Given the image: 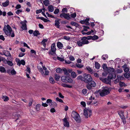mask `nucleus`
Returning a JSON list of instances; mask_svg holds the SVG:
<instances>
[{
  "mask_svg": "<svg viewBox=\"0 0 130 130\" xmlns=\"http://www.w3.org/2000/svg\"><path fill=\"white\" fill-rule=\"evenodd\" d=\"M3 31L6 35L8 36H11L12 37L14 36L13 32L12 31L11 28L8 25H7V26L5 25L3 29Z\"/></svg>",
  "mask_w": 130,
  "mask_h": 130,
  "instance_id": "f257e3e1",
  "label": "nucleus"
},
{
  "mask_svg": "<svg viewBox=\"0 0 130 130\" xmlns=\"http://www.w3.org/2000/svg\"><path fill=\"white\" fill-rule=\"evenodd\" d=\"M107 71L109 73V74L108 76V78L113 79L115 78L116 74L114 69L112 68H109L108 69Z\"/></svg>",
  "mask_w": 130,
  "mask_h": 130,
  "instance_id": "f03ea898",
  "label": "nucleus"
},
{
  "mask_svg": "<svg viewBox=\"0 0 130 130\" xmlns=\"http://www.w3.org/2000/svg\"><path fill=\"white\" fill-rule=\"evenodd\" d=\"M71 116L77 122L80 123L81 121V119L79 115L75 111H73L71 114Z\"/></svg>",
  "mask_w": 130,
  "mask_h": 130,
  "instance_id": "7ed1b4c3",
  "label": "nucleus"
},
{
  "mask_svg": "<svg viewBox=\"0 0 130 130\" xmlns=\"http://www.w3.org/2000/svg\"><path fill=\"white\" fill-rule=\"evenodd\" d=\"M61 80L63 82L67 83H71L73 82L72 80L70 77L65 76H62L61 77Z\"/></svg>",
  "mask_w": 130,
  "mask_h": 130,
  "instance_id": "20e7f679",
  "label": "nucleus"
},
{
  "mask_svg": "<svg viewBox=\"0 0 130 130\" xmlns=\"http://www.w3.org/2000/svg\"><path fill=\"white\" fill-rule=\"evenodd\" d=\"M92 80V78L89 74H87L84 76V81L86 83H89Z\"/></svg>",
  "mask_w": 130,
  "mask_h": 130,
  "instance_id": "39448f33",
  "label": "nucleus"
},
{
  "mask_svg": "<svg viewBox=\"0 0 130 130\" xmlns=\"http://www.w3.org/2000/svg\"><path fill=\"white\" fill-rule=\"evenodd\" d=\"M86 85L87 88L88 89H91L93 88V87L96 86V84L95 82L92 80Z\"/></svg>",
  "mask_w": 130,
  "mask_h": 130,
  "instance_id": "423d86ee",
  "label": "nucleus"
},
{
  "mask_svg": "<svg viewBox=\"0 0 130 130\" xmlns=\"http://www.w3.org/2000/svg\"><path fill=\"white\" fill-rule=\"evenodd\" d=\"M56 50L55 43H53L51 46V51L49 52V54L52 55H54L55 54Z\"/></svg>",
  "mask_w": 130,
  "mask_h": 130,
  "instance_id": "0eeeda50",
  "label": "nucleus"
},
{
  "mask_svg": "<svg viewBox=\"0 0 130 130\" xmlns=\"http://www.w3.org/2000/svg\"><path fill=\"white\" fill-rule=\"evenodd\" d=\"M109 90H102L99 92L100 96L103 97L108 94L110 93Z\"/></svg>",
  "mask_w": 130,
  "mask_h": 130,
  "instance_id": "6e6552de",
  "label": "nucleus"
},
{
  "mask_svg": "<svg viewBox=\"0 0 130 130\" xmlns=\"http://www.w3.org/2000/svg\"><path fill=\"white\" fill-rule=\"evenodd\" d=\"M60 16L61 18L63 17L64 18L68 20H69L71 19L70 15L68 14L65 13H61L60 14Z\"/></svg>",
  "mask_w": 130,
  "mask_h": 130,
  "instance_id": "1a4fd4ad",
  "label": "nucleus"
},
{
  "mask_svg": "<svg viewBox=\"0 0 130 130\" xmlns=\"http://www.w3.org/2000/svg\"><path fill=\"white\" fill-rule=\"evenodd\" d=\"M3 55H5L7 57L10 56V59H8V58H7V59L8 60H12V57H11V55L10 53V52L7 51H5L4 52H3Z\"/></svg>",
  "mask_w": 130,
  "mask_h": 130,
  "instance_id": "9d476101",
  "label": "nucleus"
},
{
  "mask_svg": "<svg viewBox=\"0 0 130 130\" xmlns=\"http://www.w3.org/2000/svg\"><path fill=\"white\" fill-rule=\"evenodd\" d=\"M63 121L64 122V126L65 127H69V123L67 121L66 118H65L63 119Z\"/></svg>",
  "mask_w": 130,
  "mask_h": 130,
  "instance_id": "9b49d317",
  "label": "nucleus"
},
{
  "mask_svg": "<svg viewBox=\"0 0 130 130\" xmlns=\"http://www.w3.org/2000/svg\"><path fill=\"white\" fill-rule=\"evenodd\" d=\"M21 23L22 24L21 28L23 30H26L27 29V27L26 23L25 22H21Z\"/></svg>",
  "mask_w": 130,
  "mask_h": 130,
  "instance_id": "f8f14e48",
  "label": "nucleus"
},
{
  "mask_svg": "<svg viewBox=\"0 0 130 130\" xmlns=\"http://www.w3.org/2000/svg\"><path fill=\"white\" fill-rule=\"evenodd\" d=\"M20 116L19 114H17V113L13 115H12V117L14 119H15V121H16L19 119V117Z\"/></svg>",
  "mask_w": 130,
  "mask_h": 130,
  "instance_id": "ddd939ff",
  "label": "nucleus"
},
{
  "mask_svg": "<svg viewBox=\"0 0 130 130\" xmlns=\"http://www.w3.org/2000/svg\"><path fill=\"white\" fill-rule=\"evenodd\" d=\"M111 79L108 78V77L107 79L106 78H104L103 82L109 84L110 82Z\"/></svg>",
  "mask_w": 130,
  "mask_h": 130,
  "instance_id": "4468645a",
  "label": "nucleus"
},
{
  "mask_svg": "<svg viewBox=\"0 0 130 130\" xmlns=\"http://www.w3.org/2000/svg\"><path fill=\"white\" fill-rule=\"evenodd\" d=\"M57 46L58 48L61 49L63 47V44L60 42H58L57 43Z\"/></svg>",
  "mask_w": 130,
  "mask_h": 130,
  "instance_id": "2eb2a0df",
  "label": "nucleus"
},
{
  "mask_svg": "<svg viewBox=\"0 0 130 130\" xmlns=\"http://www.w3.org/2000/svg\"><path fill=\"white\" fill-rule=\"evenodd\" d=\"M122 67L123 68L125 72H127L129 71V68L127 67L126 65H124Z\"/></svg>",
  "mask_w": 130,
  "mask_h": 130,
  "instance_id": "dca6fc26",
  "label": "nucleus"
},
{
  "mask_svg": "<svg viewBox=\"0 0 130 130\" xmlns=\"http://www.w3.org/2000/svg\"><path fill=\"white\" fill-rule=\"evenodd\" d=\"M0 71L1 73H6V71L5 68L2 66H0Z\"/></svg>",
  "mask_w": 130,
  "mask_h": 130,
  "instance_id": "f3484780",
  "label": "nucleus"
},
{
  "mask_svg": "<svg viewBox=\"0 0 130 130\" xmlns=\"http://www.w3.org/2000/svg\"><path fill=\"white\" fill-rule=\"evenodd\" d=\"M9 1L8 0H7L5 2L2 3V5L3 7H6L9 4Z\"/></svg>",
  "mask_w": 130,
  "mask_h": 130,
  "instance_id": "a211bd4d",
  "label": "nucleus"
},
{
  "mask_svg": "<svg viewBox=\"0 0 130 130\" xmlns=\"http://www.w3.org/2000/svg\"><path fill=\"white\" fill-rule=\"evenodd\" d=\"M48 9L49 11L51 12H53L54 10L53 7L52 5L49 6L48 7Z\"/></svg>",
  "mask_w": 130,
  "mask_h": 130,
  "instance_id": "6ab92c4d",
  "label": "nucleus"
},
{
  "mask_svg": "<svg viewBox=\"0 0 130 130\" xmlns=\"http://www.w3.org/2000/svg\"><path fill=\"white\" fill-rule=\"evenodd\" d=\"M84 114L86 118H88V112L87 110L85 109H84Z\"/></svg>",
  "mask_w": 130,
  "mask_h": 130,
  "instance_id": "aec40b11",
  "label": "nucleus"
},
{
  "mask_svg": "<svg viewBox=\"0 0 130 130\" xmlns=\"http://www.w3.org/2000/svg\"><path fill=\"white\" fill-rule=\"evenodd\" d=\"M47 41V40L46 39H44L41 42V43L43 45V46L45 48L46 46V44L45 43Z\"/></svg>",
  "mask_w": 130,
  "mask_h": 130,
  "instance_id": "412c9836",
  "label": "nucleus"
},
{
  "mask_svg": "<svg viewBox=\"0 0 130 130\" xmlns=\"http://www.w3.org/2000/svg\"><path fill=\"white\" fill-rule=\"evenodd\" d=\"M54 75L55 80L57 81H59L60 78V76L59 75L55 74Z\"/></svg>",
  "mask_w": 130,
  "mask_h": 130,
  "instance_id": "4be33fe9",
  "label": "nucleus"
},
{
  "mask_svg": "<svg viewBox=\"0 0 130 130\" xmlns=\"http://www.w3.org/2000/svg\"><path fill=\"white\" fill-rule=\"evenodd\" d=\"M10 73V75H14L16 74V72L14 70L13 68L11 70V71Z\"/></svg>",
  "mask_w": 130,
  "mask_h": 130,
  "instance_id": "5701e85b",
  "label": "nucleus"
},
{
  "mask_svg": "<svg viewBox=\"0 0 130 130\" xmlns=\"http://www.w3.org/2000/svg\"><path fill=\"white\" fill-rule=\"evenodd\" d=\"M49 81L52 84H54L55 83V81L52 77H50L49 78Z\"/></svg>",
  "mask_w": 130,
  "mask_h": 130,
  "instance_id": "b1692460",
  "label": "nucleus"
},
{
  "mask_svg": "<svg viewBox=\"0 0 130 130\" xmlns=\"http://www.w3.org/2000/svg\"><path fill=\"white\" fill-rule=\"evenodd\" d=\"M89 20V18H86L85 20H84L85 23L86 25H90V23L88 22Z\"/></svg>",
  "mask_w": 130,
  "mask_h": 130,
  "instance_id": "393cba45",
  "label": "nucleus"
},
{
  "mask_svg": "<svg viewBox=\"0 0 130 130\" xmlns=\"http://www.w3.org/2000/svg\"><path fill=\"white\" fill-rule=\"evenodd\" d=\"M2 98L4 100V101H7L9 100L8 97L6 96H3Z\"/></svg>",
  "mask_w": 130,
  "mask_h": 130,
  "instance_id": "a878e982",
  "label": "nucleus"
},
{
  "mask_svg": "<svg viewBox=\"0 0 130 130\" xmlns=\"http://www.w3.org/2000/svg\"><path fill=\"white\" fill-rule=\"evenodd\" d=\"M100 64L97 62L95 63V67L97 69H99L100 67Z\"/></svg>",
  "mask_w": 130,
  "mask_h": 130,
  "instance_id": "bb28decb",
  "label": "nucleus"
},
{
  "mask_svg": "<svg viewBox=\"0 0 130 130\" xmlns=\"http://www.w3.org/2000/svg\"><path fill=\"white\" fill-rule=\"evenodd\" d=\"M34 35L35 36H37L40 34L38 30H35L34 31L33 33Z\"/></svg>",
  "mask_w": 130,
  "mask_h": 130,
  "instance_id": "cd10ccee",
  "label": "nucleus"
},
{
  "mask_svg": "<svg viewBox=\"0 0 130 130\" xmlns=\"http://www.w3.org/2000/svg\"><path fill=\"white\" fill-rule=\"evenodd\" d=\"M87 69L90 72V73L91 74H93L94 73L93 71L92 70L91 68L90 67H88L87 68Z\"/></svg>",
  "mask_w": 130,
  "mask_h": 130,
  "instance_id": "c85d7f7f",
  "label": "nucleus"
},
{
  "mask_svg": "<svg viewBox=\"0 0 130 130\" xmlns=\"http://www.w3.org/2000/svg\"><path fill=\"white\" fill-rule=\"evenodd\" d=\"M56 71L58 73H62V70L60 68H58L56 69Z\"/></svg>",
  "mask_w": 130,
  "mask_h": 130,
  "instance_id": "c756f323",
  "label": "nucleus"
},
{
  "mask_svg": "<svg viewBox=\"0 0 130 130\" xmlns=\"http://www.w3.org/2000/svg\"><path fill=\"white\" fill-rule=\"evenodd\" d=\"M118 114L120 117H123L124 116V112L123 111H121L118 112Z\"/></svg>",
  "mask_w": 130,
  "mask_h": 130,
  "instance_id": "7c9ffc66",
  "label": "nucleus"
},
{
  "mask_svg": "<svg viewBox=\"0 0 130 130\" xmlns=\"http://www.w3.org/2000/svg\"><path fill=\"white\" fill-rule=\"evenodd\" d=\"M60 23L57 20H55V25L56 26H57V27L58 28H59V27L60 26L59 25Z\"/></svg>",
  "mask_w": 130,
  "mask_h": 130,
  "instance_id": "2f4dec72",
  "label": "nucleus"
},
{
  "mask_svg": "<svg viewBox=\"0 0 130 130\" xmlns=\"http://www.w3.org/2000/svg\"><path fill=\"white\" fill-rule=\"evenodd\" d=\"M71 76L73 78H75L76 76V73L74 72H72L71 73Z\"/></svg>",
  "mask_w": 130,
  "mask_h": 130,
  "instance_id": "473e14b6",
  "label": "nucleus"
},
{
  "mask_svg": "<svg viewBox=\"0 0 130 130\" xmlns=\"http://www.w3.org/2000/svg\"><path fill=\"white\" fill-rule=\"evenodd\" d=\"M77 80L80 79L82 81H84V77H83L81 75H80L77 77Z\"/></svg>",
  "mask_w": 130,
  "mask_h": 130,
  "instance_id": "72a5a7b5",
  "label": "nucleus"
},
{
  "mask_svg": "<svg viewBox=\"0 0 130 130\" xmlns=\"http://www.w3.org/2000/svg\"><path fill=\"white\" fill-rule=\"evenodd\" d=\"M1 61H3L4 63H7V60L5 58L1 56Z\"/></svg>",
  "mask_w": 130,
  "mask_h": 130,
  "instance_id": "f704fd0d",
  "label": "nucleus"
},
{
  "mask_svg": "<svg viewBox=\"0 0 130 130\" xmlns=\"http://www.w3.org/2000/svg\"><path fill=\"white\" fill-rule=\"evenodd\" d=\"M77 44L79 46H82L83 45L82 42H80V41H77Z\"/></svg>",
  "mask_w": 130,
  "mask_h": 130,
  "instance_id": "c9c22d12",
  "label": "nucleus"
},
{
  "mask_svg": "<svg viewBox=\"0 0 130 130\" xmlns=\"http://www.w3.org/2000/svg\"><path fill=\"white\" fill-rule=\"evenodd\" d=\"M62 86L64 87H67L69 88H71L72 87V86H71L68 85L66 84H62Z\"/></svg>",
  "mask_w": 130,
  "mask_h": 130,
  "instance_id": "e433bc0d",
  "label": "nucleus"
},
{
  "mask_svg": "<svg viewBox=\"0 0 130 130\" xmlns=\"http://www.w3.org/2000/svg\"><path fill=\"white\" fill-rule=\"evenodd\" d=\"M43 3L44 5L46 6H47L49 4V1L48 0H46L43 2Z\"/></svg>",
  "mask_w": 130,
  "mask_h": 130,
  "instance_id": "4c0bfd02",
  "label": "nucleus"
},
{
  "mask_svg": "<svg viewBox=\"0 0 130 130\" xmlns=\"http://www.w3.org/2000/svg\"><path fill=\"white\" fill-rule=\"evenodd\" d=\"M63 71L65 74H66V75H68L67 69L66 68H64L63 69Z\"/></svg>",
  "mask_w": 130,
  "mask_h": 130,
  "instance_id": "58836bf2",
  "label": "nucleus"
},
{
  "mask_svg": "<svg viewBox=\"0 0 130 130\" xmlns=\"http://www.w3.org/2000/svg\"><path fill=\"white\" fill-rule=\"evenodd\" d=\"M75 66L78 68H81L83 67V65L78 63H76Z\"/></svg>",
  "mask_w": 130,
  "mask_h": 130,
  "instance_id": "ea45409f",
  "label": "nucleus"
},
{
  "mask_svg": "<svg viewBox=\"0 0 130 130\" xmlns=\"http://www.w3.org/2000/svg\"><path fill=\"white\" fill-rule=\"evenodd\" d=\"M82 43L83 45L88 44L89 43V42L87 40H82Z\"/></svg>",
  "mask_w": 130,
  "mask_h": 130,
  "instance_id": "a19ab883",
  "label": "nucleus"
},
{
  "mask_svg": "<svg viewBox=\"0 0 130 130\" xmlns=\"http://www.w3.org/2000/svg\"><path fill=\"white\" fill-rule=\"evenodd\" d=\"M41 105L40 104H37L36 106V109L37 111H39L40 109L39 108Z\"/></svg>",
  "mask_w": 130,
  "mask_h": 130,
  "instance_id": "79ce46f5",
  "label": "nucleus"
},
{
  "mask_svg": "<svg viewBox=\"0 0 130 130\" xmlns=\"http://www.w3.org/2000/svg\"><path fill=\"white\" fill-rule=\"evenodd\" d=\"M7 64L10 66H12L13 65V63L11 61H7Z\"/></svg>",
  "mask_w": 130,
  "mask_h": 130,
  "instance_id": "37998d69",
  "label": "nucleus"
},
{
  "mask_svg": "<svg viewBox=\"0 0 130 130\" xmlns=\"http://www.w3.org/2000/svg\"><path fill=\"white\" fill-rule=\"evenodd\" d=\"M27 68L26 69V71H27L29 73H30V69L29 66H26Z\"/></svg>",
  "mask_w": 130,
  "mask_h": 130,
  "instance_id": "c03bdc74",
  "label": "nucleus"
},
{
  "mask_svg": "<svg viewBox=\"0 0 130 130\" xmlns=\"http://www.w3.org/2000/svg\"><path fill=\"white\" fill-rule=\"evenodd\" d=\"M123 71L122 69H117L116 70L117 72L118 73H120L122 72Z\"/></svg>",
  "mask_w": 130,
  "mask_h": 130,
  "instance_id": "a18cd8bd",
  "label": "nucleus"
},
{
  "mask_svg": "<svg viewBox=\"0 0 130 130\" xmlns=\"http://www.w3.org/2000/svg\"><path fill=\"white\" fill-rule=\"evenodd\" d=\"M57 59L59 60L60 61H63L64 60V59L63 58H61L58 56L57 57Z\"/></svg>",
  "mask_w": 130,
  "mask_h": 130,
  "instance_id": "49530a36",
  "label": "nucleus"
},
{
  "mask_svg": "<svg viewBox=\"0 0 130 130\" xmlns=\"http://www.w3.org/2000/svg\"><path fill=\"white\" fill-rule=\"evenodd\" d=\"M76 14L75 13H73L71 14L70 15V17L71 16V17L72 18H74L76 17Z\"/></svg>",
  "mask_w": 130,
  "mask_h": 130,
  "instance_id": "de8ad7c7",
  "label": "nucleus"
},
{
  "mask_svg": "<svg viewBox=\"0 0 130 130\" xmlns=\"http://www.w3.org/2000/svg\"><path fill=\"white\" fill-rule=\"evenodd\" d=\"M56 100L57 101H58L61 103H63V100L59 98L58 97L56 98Z\"/></svg>",
  "mask_w": 130,
  "mask_h": 130,
  "instance_id": "09e8293b",
  "label": "nucleus"
},
{
  "mask_svg": "<svg viewBox=\"0 0 130 130\" xmlns=\"http://www.w3.org/2000/svg\"><path fill=\"white\" fill-rule=\"evenodd\" d=\"M124 77L127 78H128L129 77V74L128 73H125L124 75Z\"/></svg>",
  "mask_w": 130,
  "mask_h": 130,
  "instance_id": "8fccbe9b",
  "label": "nucleus"
},
{
  "mask_svg": "<svg viewBox=\"0 0 130 130\" xmlns=\"http://www.w3.org/2000/svg\"><path fill=\"white\" fill-rule=\"evenodd\" d=\"M119 85L121 87H123V86L125 87L126 85L124 83L122 82H121L120 83Z\"/></svg>",
  "mask_w": 130,
  "mask_h": 130,
  "instance_id": "3c124183",
  "label": "nucleus"
},
{
  "mask_svg": "<svg viewBox=\"0 0 130 130\" xmlns=\"http://www.w3.org/2000/svg\"><path fill=\"white\" fill-rule=\"evenodd\" d=\"M59 12V10L58 9H56L54 12L55 14H57Z\"/></svg>",
  "mask_w": 130,
  "mask_h": 130,
  "instance_id": "603ef678",
  "label": "nucleus"
},
{
  "mask_svg": "<svg viewBox=\"0 0 130 130\" xmlns=\"http://www.w3.org/2000/svg\"><path fill=\"white\" fill-rule=\"evenodd\" d=\"M51 105L53 106L54 107H56L57 106V104L55 102H52Z\"/></svg>",
  "mask_w": 130,
  "mask_h": 130,
  "instance_id": "864d4df0",
  "label": "nucleus"
},
{
  "mask_svg": "<svg viewBox=\"0 0 130 130\" xmlns=\"http://www.w3.org/2000/svg\"><path fill=\"white\" fill-rule=\"evenodd\" d=\"M22 12V10H21L18 9L17 11L15 12V13L17 14H19Z\"/></svg>",
  "mask_w": 130,
  "mask_h": 130,
  "instance_id": "5fc2aeb1",
  "label": "nucleus"
},
{
  "mask_svg": "<svg viewBox=\"0 0 130 130\" xmlns=\"http://www.w3.org/2000/svg\"><path fill=\"white\" fill-rule=\"evenodd\" d=\"M69 58L71 61H73L75 60L74 58L72 56L69 57Z\"/></svg>",
  "mask_w": 130,
  "mask_h": 130,
  "instance_id": "6e6d98bb",
  "label": "nucleus"
},
{
  "mask_svg": "<svg viewBox=\"0 0 130 130\" xmlns=\"http://www.w3.org/2000/svg\"><path fill=\"white\" fill-rule=\"evenodd\" d=\"M42 9H40L38 10H37L36 11V12L37 14H39L40 13L42 12Z\"/></svg>",
  "mask_w": 130,
  "mask_h": 130,
  "instance_id": "4d7b16f0",
  "label": "nucleus"
},
{
  "mask_svg": "<svg viewBox=\"0 0 130 130\" xmlns=\"http://www.w3.org/2000/svg\"><path fill=\"white\" fill-rule=\"evenodd\" d=\"M80 104L82 105L83 107H85L86 105V103L84 101H82L80 102Z\"/></svg>",
  "mask_w": 130,
  "mask_h": 130,
  "instance_id": "13d9d810",
  "label": "nucleus"
},
{
  "mask_svg": "<svg viewBox=\"0 0 130 130\" xmlns=\"http://www.w3.org/2000/svg\"><path fill=\"white\" fill-rule=\"evenodd\" d=\"M46 102L47 104L51 103L52 102V101L50 99H48L46 101Z\"/></svg>",
  "mask_w": 130,
  "mask_h": 130,
  "instance_id": "bf43d9fd",
  "label": "nucleus"
},
{
  "mask_svg": "<svg viewBox=\"0 0 130 130\" xmlns=\"http://www.w3.org/2000/svg\"><path fill=\"white\" fill-rule=\"evenodd\" d=\"M71 24L73 26H77L78 25L77 23L75 22H71Z\"/></svg>",
  "mask_w": 130,
  "mask_h": 130,
  "instance_id": "052dcab7",
  "label": "nucleus"
},
{
  "mask_svg": "<svg viewBox=\"0 0 130 130\" xmlns=\"http://www.w3.org/2000/svg\"><path fill=\"white\" fill-rule=\"evenodd\" d=\"M99 38L98 36H97L95 35L93 36H92V39L93 40H96L98 39Z\"/></svg>",
  "mask_w": 130,
  "mask_h": 130,
  "instance_id": "680f3d73",
  "label": "nucleus"
},
{
  "mask_svg": "<svg viewBox=\"0 0 130 130\" xmlns=\"http://www.w3.org/2000/svg\"><path fill=\"white\" fill-rule=\"evenodd\" d=\"M118 78L119 79V80H122L123 79L124 77L122 76H121L120 75H118L117 76Z\"/></svg>",
  "mask_w": 130,
  "mask_h": 130,
  "instance_id": "e2e57ef3",
  "label": "nucleus"
},
{
  "mask_svg": "<svg viewBox=\"0 0 130 130\" xmlns=\"http://www.w3.org/2000/svg\"><path fill=\"white\" fill-rule=\"evenodd\" d=\"M21 64L22 65H24L25 64V61L23 60H22L20 61Z\"/></svg>",
  "mask_w": 130,
  "mask_h": 130,
  "instance_id": "0e129e2a",
  "label": "nucleus"
},
{
  "mask_svg": "<svg viewBox=\"0 0 130 130\" xmlns=\"http://www.w3.org/2000/svg\"><path fill=\"white\" fill-rule=\"evenodd\" d=\"M12 69H8L7 71V73L9 75H10V73L11 71L12 70Z\"/></svg>",
  "mask_w": 130,
  "mask_h": 130,
  "instance_id": "69168bd1",
  "label": "nucleus"
},
{
  "mask_svg": "<svg viewBox=\"0 0 130 130\" xmlns=\"http://www.w3.org/2000/svg\"><path fill=\"white\" fill-rule=\"evenodd\" d=\"M50 111L52 113H53L55 112V110L54 108H52L50 109Z\"/></svg>",
  "mask_w": 130,
  "mask_h": 130,
  "instance_id": "338daca9",
  "label": "nucleus"
},
{
  "mask_svg": "<svg viewBox=\"0 0 130 130\" xmlns=\"http://www.w3.org/2000/svg\"><path fill=\"white\" fill-rule=\"evenodd\" d=\"M67 8H64L62 9V12H67Z\"/></svg>",
  "mask_w": 130,
  "mask_h": 130,
  "instance_id": "774afa93",
  "label": "nucleus"
}]
</instances>
